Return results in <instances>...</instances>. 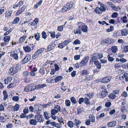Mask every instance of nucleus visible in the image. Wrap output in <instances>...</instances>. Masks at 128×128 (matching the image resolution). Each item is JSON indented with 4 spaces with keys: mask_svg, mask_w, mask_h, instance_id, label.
Wrapping results in <instances>:
<instances>
[{
    "mask_svg": "<svg viewBox=\"0 0 128 128\" xmlns=\"http://www.w3.org/2000/svg\"><path fill=\"white\" fill-rule=\"evenodd\" d=\"M120 110L123 112H127V109L124 106H121Z\"/></svg>",
    "mask_w": 128,
    "mask_h": 128,
    "instance_id": "30",
    "label": "nucleus"
},
{
    "mask_svg": "<svg viewBox=\"0 0 128 128\" xmlns=\"http://www.w3.org/2000/svg\"><path fill=\"white\" fill-rule=\"evenodd\" d=\"M84 103L86 104H88L90 103V101L87 98H85L84 99Z\"/></svg>",
    "mask_w": 128,
    "mask_h": 128,
    "instance_id": "57",
    "label": "nucleus"
},
{
    "mask_svg": "<svg viewBox=\"0 0 128 128\" xmlns=\"http://www.w3.org/2000/svg\"><path fill=\"white\" fill-rule=\"evenodd\" d=\"M12 100L14 101L18 102L19 100V98L17 96H14L12 97Z\"/></svg>",
    "mask_w": 128,
    "mask_h": 128,
    "instance_id": "45",
    "label": "nucleus"
},
{
    "mask_svg": "<svg viewBox=\"0 0 128 128\" xmlns=\"http://www.w3.org/2000/svg\"><path fill=\"white\" fill-rule=\"evenodd\" d=\"M42 0H40V1L37 4L34 5V7L36 8H37L38 6H40L42 4Z\"/></svg>",
    "mask_w": 128,
    "mask_h": 128,
    "instance_id": "24",
    "label": "nucleus"
},
{
    "mask_svg": "<svg viewBox=\"0 0 128 128\" xmlns=\"http://www.w3.org/2000/svg\"><path fill=\"white\" fill-rule=\"evenodd\" d=\"M73 3L72 2L70 3H68L62 9V12H64L66 11H67L70 10L72 7Z\"/></svg>",
    "mask_w": 128,
    "mask_h": 128,
    "instance_id": "3",
    "label": "nucleus"
},
{
    "mask_svg": "<svg viewBox=\"0 0 128 128\" xmlns=\"http://www.w3.org/2000/svg\"><path fill=\"white\" fill-rule=\"evenodd\" d=\"M128 52V46H126L124 47L123 50H122V52Z\"/></svg>",
    "mask_w": 128,
    "mask_h": 128,
    "instance_id": "51",
    "label": "nucleus"
},
{
    "mask_svg": "<svg viewBox=\"0 0 128 128\" xmlns=\"http://www.w3.org/2000/svg\"><path fill=\"white\" fill-rule=\"evenodd\" d=\"M65 27V25H62L58 26V30L62 31L63 30V28Z\"/></svg>",
    "mask_w": 128,
    "mask_h": 128,
    "instance_id": "39",
    "label": "nucleus"
},
{
    "mask_svg": "<svg viewBox=\"0 0 128 128\" xmlns=\"http://www.w3.org/2000/svg\"><path fill=\"white\" fill-rule=\"evenodd\" d=\"M23 48L24 50L26 52H28L31 51V47L28 46H27L25 47H24Z\"/></svg>",
    "mask_w": 128,
    "mask_h": 128,
    "instance_id": "20",
    "label": "nucleus"
},
{
    "mask_svg": "<svg viewBox=\"0 0 128 128\" xmlns=\"http://www.w3.org/2000/svg\"><path fill=\"white\" fill-rule=\"evenodd\" d=\"M20 106L18 104H16L14 108V110L16 111H17L19 108Z\"/></svg>",
    "mask_w": 128,
    "mask_h": 128,
    "instance_id": "52",
    "label": "nucleus"
},
{
    "mask_svg": "<svg viewBox=\"0 0 128 128\" xmlns=\"http://www.w3.org/2000/svg\"><path fill=\"white\" fill-rule=\"evenodd\" d=\"M44 116L45 118L47 120H48L50 118L48 116V113L46 111L44 112Z\"/></svg>",
    "mask_w": 128,
    "mask_h": 128,
    "instance_id": "35",
    "label": "nucleus"
},
{
    "mask_svg": "<svg viewBox=\"0 0 128 128\" xmlns=\"http://www.w3.org/2000/svg\"><path fill=\"white\" fill-rule=\"evenodd\" d=\"M54 108L58 112H60L61 111V108L60 106L58 105H54Z\"/></svg>",
    "mask_w": 128,
    "mask_h": 128,
    "instance_id": "18",
    "label": "nucleus"
},
{
    "mask_svg": "<svg viewBox=\"0 0 128 128\" xmlns=\"http://www.w3.org/2000/svg\"><path fill=\"white\" fill-rule=\"evenodd\" d=\"M0 121L1 122H4L6 121V120L4 117L0 116Z\"/></svg>",
    "mask_w": 128,
    "mask_h": 128,
    "instance_id": "64",
    "label": "nucleus"
},
{
    "mask_svg": "<svg viewBox=\"0 0 128 128\" xmlns=\"http://www.w3.org/2000/svg\"><path fill=\"white\" fill-rule=\"evenodd\" d=\"M37 123V121L36 120L34 119H31L30 121V124L33 125H36Z\"/></svg>",
    "mask_w": 128,
    "mask_h": 128,
    "instance_id": "19",
    "label": "nucleus"
},
{
    "mask_svg": "<svg viewBox=\"0 0 128 128\" xmlns=\"http://www.w3.org/2000/svg\"><path fill=\"white\" fill-rule=\"evenodd\" d=\"M121 67V63H118L116 64H115L114 66L115 68H116L118 69L120 68Z\"/></svg>",
    "mask_w": 128,
    "mask_h": 128,
    "instance_id": "48",
    "label": "nucleus"
},
{
    "mask_svg": "<svg viewBox=\"0 0 128 128\" xmlns=\"http://www.w3.org/2000/svg\"><path fill=\"white\" fill-rule=\"evenodd\" d=\"M80 43V41L78 40H76L74 42V44H79Z\"/></svg>",
    "mask_w": 128,
    "mask_h": 128,
    "instance_id": "61",
    "label": "nucleus"
},
{
    "mask_svg": "<svg viewBox=\"0 0 128 128\" xmlns=\"http://www.w3.org/2000/svg\"><path fill=\"white\" fill-rule=\"evenodd\" d=\"M44 51V48H41L40 49H38L37 50L36 52H38V54H39H39L42 53Z\"/></svg>",
    "mask_w": 128,
    "mask_h": 128,
    "instance_id": "46",
    "label": "nucleus"
},
{
    "mask_svg": "<svg viewBox=\"0 0 128 128\" xmlns=\"http://www.w3.org/2000/svg\"><path fill=\"white\" fill-rule=\"evenodd\" d=\"M54 76L50 77L48 78L46 80V81L47 82L49 83H52L54 82Z\"/></svg>",
    "mask_w": 128,
    "mask_h": 128,
    "instance_id": "17",
    "label": "nucleus"
},
{
    "mask_svg": "<svg viewBox=\"0 0 128 128\" xmlns=\"http://www.w3.org/2000/svg\"><path fill=\"white\" fill-rule=\"evenodd\" d=\"M3 40L6 42H8L10 40V37L8 36H5L4 37Z\"/></svg>",
    "mask_w": 128,
    "mask_h": 128,
    "instance_id": "28",
    "label": "nucleus"
},
{
    "mask_svg": "<svg viewBox=\"0 0 128 128\" xmlns=\"http://www.w3.org/2000/svg\"><path fill=\"white\" fill-rule=\"evenodd\" d=\"M71 102L70 101L68 100H66L65 102V104L67 106H69L70 105Z\"/></svg>",
    "mask_w": 128,
    "mask_h": 128,
    "instance_id": "44",
    "label": "nucleus"
},
{
    "mask_svg": "<svg viewBox=\"0 0 128 128\" xmlns=\"http://www.w3.org/2000/svg\"><path fill=\"white\" fill-rule=\"evenodd\" d=\"M77 110L78 114H81L82 113L84 112L83 107H79L77 108Z\"/></svg>",
    "mask_w": 128,
    "mask_h": 128,
    "instance_id": "23",
    "label": "nucleus"
},
{
    "mask_svg": "<svg viewBox=\"0 0 128 128\" xmlns=\"http://www.w3.org/2000/svg\"><path fill=\"white\" fill-rule=\"evenodd\" d=\"M97 55V54L96 53L93 54L92 58L90 61V63L91 62H93L94 60H96L98 58Z\"/></svg>",
    "mask_w": 128,
    "mask_h": 128,
    "instance_id": "13",
    "label": "nucleus"
},
{
    "mask_svg": "<svg viewBox=\"0 0 128 128\" xmlns=\"http://www.w3.org/2000/svg\"><path fill=\"white\" fill-rule=\"evenodd\" d=\"M111 50L114 53H115L118 50L117 46H112L111 47Z\"/></svg>",
    "mask_w": 128,
    "mask_h": 128,
    "instance_id": "26",
    "label": "nucleus"
},
{
    "mask_svg": "<svg viewBox=\"0 0 128 128\" xmlns=\"http://www.w3.org/2000/svg\"><path fill=\"white\" fill-rule=\"evenodd\" d=\"M74 32L75 34H81L82 32V31L79 28H77L75 31H74Z\"/></svg>",
    "mask_w": 128,
    "mask_h": 128,
    "instance_id": "43",
    "label": "nucleus"
},
{
    "mask_svg": "<svg viewBox=\"0 0 128 128\" xmlns=\"http://www.w3.org/2000/svg\"><path fill=\"white\" fill-rule=\"evenodd\" d=\"M80 73L82 76H83L88 74L89 73L88 71L87 70L84 69L80 71Z\"/></svg>",
    "mask_w": 128,
    "mask_h": 128,
    "instance_id": "12",
    "label": "nucleus"
},
{
    "mask_svg": "<svg viewBox=\"0 0 128 128\" xmlns=\"http://www.w3.org/2000/svg\"><path fill=\"white\" fill-rule=\"evenodd\" d=\"M85 95L87 97H88L90 98V99L93 96L94 94L93 93H89L88 94H86Z\"/></svg>",
    "mask_w": 128,
    "mask_h": 128,
    "instance_id": "49",
    "label": "nucleus"
},
{
    "mask_svg": "<svg viewBox=\"0 0 128 128\" xmlns=\"http://www.w3.org/2000/svg\"><path fill=\"white\" fill-rule=\"evenodd\" d=\"M116 125V122L115 121L109 122L108 123L107 125L109 127H113L115 126Z\"/></svg>",
    "mask_w": 128,
    "mask_h": 128,
    "instance_id": "10",
    "label": "nucleus"
},
{
    "mask_svg": "<svg viewBox=\"0 0 128 128\" xmlns=\"http://www.w3.org/2000/svg\"><path fill=\"white\" fill-rule=\"evenodd\" d=\"M30 57L31 56L30 55L27 54L22 60V63L23 64H24L30 60Z\"/></svg>",
    "mask_w": 128,
    "mask_h": 128,
    "instance_id": "6",
    "label": "nucleus"
},
{
    "mask_svg": "<svg viewBox=\"0 0 128 128\" xmlns=\"http://www.w3.org/2000/svg\"><path fill=\"white\" fill-rule=\"evenodd\" d=\"M19 20L20 18H19L16 17L13 21L12 24H17L19 21Z\"/></svg>",
    "mask_w": 128,
    "mask_h": 128,
    "instance_id": "34",
    "label": "nucleus"
},
{
    "mask_svg": "<svg viewBox=\"0 0 128 128\" xmlns=\"http://www.w3.org/2000/svg\"><path fill=\"white\" fill-rule=\"evenodd\" d=\"M107 57L108 61L110 62H112L114 60V58L113 57L110 56L109 55H108Z\"/></svg>",
    "mask_w": 128,
    "mask_h": 128,
    "instance_id": "42",
    "label": "nucleus"
},
{
    "mask_svg": "<svg viewBox=\"0 0 128 128\" xmlns=\"http://www.w3.org/2000/svg\"><path fill=\"white\" fill-rule=\"evenodd\" d=\"M108 97L110 99L112 100L114 99L116 97L115 94L113 93H111L108 96Z\"/></svg>",
    "mask_w": 128,
    "mask_h": 128,
    "instance_id": "21",
    "label": "nucleus"
},
{
    "mask_svg": "<svg viewBox=\"0 0 128 128\" xmlns=\"http://www.w3.org/2000/svg\"><path fill=\"white\" fill-rule=\"evenodd\" d=\"M51 112V114L53 115H54L58 113V112L54 108L52 109Z\"/></svg>",
    "mask_w": 128,
    "mask_h": 128,
    "instance_id": "41",
    "label": "nucleus"
},
{
    "mask_svg": "<svg viewBox=\"0 0 128 128\" xmlns=\"http://www.w3.org/2000/svg\"><path fill=\"white\" fill-rule=\"evenodd\" d=\"M3 94L4 95V100H5L8 98V95L7 93L5 90H4L3 92Z\"/></svg>",
    "mask_w": 128,
    "mask_h": 128,
    "instance_id": "29",
    "label": "nucleus"
},
{
    "mask_svg": "<svg viewBox=\"0 0 128 128\" xmlns=\"http://www.w3.org/2000/svg\"><path fill=\"white\" fill-rule=\"evenodd\" d=\"M65 46L63 42L58 44V47L61 48H63Z\"/></svg>",
    "mask_w": 128,
    "mask_h": 128,
    "instance_id": "55",
    "label": "nucleus"
},
{
    "mask_svg": "<svg viewBox=\"0 0 128 128\" xmlns=\"http://www.w3.org/2000/svg\"><path fill=\"white\" fill-rule=\"evenodd\" d=\"M106 7V5L103 6H101V7L99 8V9L100 11H105L106 10L105 7Z\"/></svg>",
    "mask_w": 128,
    "mask_h": 128,
    "instance_id": "40",
    "label": "nucleus"
},
{
    "mask_svg": "<svg viewBox=\"0 0 128 128\" xmlns=\"http://www.w3.org/2000/svg\"><path fill=\"white\" fill-rule=\"evenodd\" d=\"M123 75L125 78L126 81V82H128V74L127 73H125Z\"/></svg>",
    "mask_w": 128,
    "mask_h": 128,
    "instance_id": "50",
    "label": "nucleus"
},
{
    "mask_svg": "<svg viewBox=\"0 0 128 128\" xmlns=\"http://www.w3.org/2000/svg\"><path fill=\"white\" fill-rule=\"evenodd\" d=\"M12 13V11L10 10L9 12H8L7 14H6L5 16L6 17H8V16H10L11 15V14Z\"/></svg>",
    "mask_w": 128,
    "mask_h": 128,
    "instance_id": "60",
    "label": "nucleus"
},
{
    "mask_svg": "<svg viewBox=\"0 0 128 128\" xmlns=\"http://www.w3.org/2000/svg\"><path fill=\"white\" fill-rule=\"evenodd\" d=\"M89 117L90 118L89 120L90 121L92 122H95V117L93 115H90Z\"/></svg>",
    "mask_w": 128,
    "mask_h": 128,
    "instance_id": "31",
    "label": "nucleus"
},
{
    "mask_svg": "<svg viewBox=\"0 0 128 128\" xmlns=\"http://www.w3.org/2000/svg\"><path fill=\"white\" fill-rule=\"evenodd\" d=\"M46 86V85L44 84H39L36 86L35 88L36 89L38 90L43 88L45 86Z\"/></svg>",
    "mask_w": 128,
    "mask_h": 128,
    "instance_id": "16",
    "label": "nucleus"
},
{
    "mask_svg": "<svg viewBox=\"0 0 128 128\" xmlns=\"http://www.w3.org/2000/svg\"><path fill=\"white\" fill-rule=\"evenodd\" d=\"M105 114L104 113L101 114L99 116L97 117V119H98V118H100L104 116Z\"/></svg>",
    "mask_w": 128,
    "mask_h": 128,
    "instance_id": "62",
    "label": "nucleus"
},
{
    "mask_svg": "<svg viewBox=\"0 0 128 128\" xmlns=\"http://www.w3.org/2000/svg\"><path fill=\"white\" fill-rule=\"evenodd\" d=\"M111 105V103L110 102H106L105 104V106L106 107H109Z\"/></svg>",
    "mask_w": 128,
    "mask_h": 128,
    "instance_id": "63",
    "label": "nucleus"
},
{
    "mask_svg": "<svg viewBox=\"0 0 128 128\" xmlns=\"http://www.w3.org/2000/svg\"><path fill=\"white\" fill-rule=\"evenodd\" d=\"M10 56H13V58L16 60H17L18 58V54L15 53L14 52L12 51L11 52Z\"/></svg>",
    "mask_w": 128,
    "mask_h": 128,
    "instance_id": "15",
    "label": "nucleus"
},
{
    "mask_svg": "<svg viewBox=\"0 0 128 128\" xmlns=\"http://www.w3.org/2000/svg\"><path fill=\"white\" fill-rule=\"evenodd\" d=\"M39 72L42 75H44L45 73V70L43 68H40Z\"/></svg>",
    "mask_w": 128,
    "mask_h": 128,
    "instance_id": "58",
    "label": "nucleus"
},
{
    "mask_svg": "<svg viewBox=\"0 0 128 128\" xmlns=\"http://www.w3.org/2000/svg\"><path fill=\"white\" fill-rule=\"evenodd\" d=\"M26 8V6L24 5L20 8L19 10L17 12L16 14H17L19 15L20 14L23 12Z\"/></svg>",
    "mask_w": 128,
    "mask_h": 128,
    "instance_id": "14",
    "label": "nucleus"
},
{
    "mask_svg": "<svg viewBox=\"0 0 128 128\" xmlns=\"http://www.w3.org/2000/svg\"><path fill=\"white\" fill-rule=\"evenodd\" d=\"M21 68L20 64H17L14 65L12 67H11L8 71V73L11 75H12L15 74L17 71L20 70Z\"/></svg>",
    "mask_w": 128,
    "mask_h": 128,
    "instance_id": "1",
    "label": "nucleus"
},
{
    "mask_svg": "<svg viewBox=\"0 0 128 128\" xmlns=\"http://www.w3.org/2000/svg\"><path fill=\"white\" fill-rule=\"evenodd\" d=\"M111 79L110 76H107L102 79L101 82L104 83L108 82H110Z\"/></svg>",
    "mask_w": 128,
    "mask_h": 128,
    "instance_id": "9",
    "label": "nucleus"
},
{
    "mask_svg": "<svg viewBox=\"0 0 128 128\" xmlns=\"http://www.w3.org/2000/svg\"><path fill=\"white\" fill-rule=\"evenodd\" d=\"M70 100L71 102L74 104H75L76 103L77 101L76 99L74 97H72L70 98Z\"/></svg>",
    "mask_w": 128,
    "mask_h": 128,
    "instance_id": "37",
    "label": "nucleus"
},
{
    "mask_svg": "<svg viewBox=\"0 0 128 128\" xmlns=\"http://www.w3.org/2000/svg\"><path fill=\"white\" fill-rule=\"evenodd\" d=\"M77 25L78 26V28H80L81 30L83 32H88V26L86 25H85L82 22H78Z\"/></svg>",
    "mask_w": 128,
    "mask_h": 128,
    "instance_id": "2",
    "label": "nucleus"
},
{
    "mask_svg": "<svg viewBox=\"0 0 128 128\" xmlns=\"http://www.w3.org/2000/svg\"><path fill=\"white\" fill-rule=\"evenodd\" d=\"M22 74L23 76L26 79L27 78V76L29 72L27 71H24L23 72Z\"/></svg>",
    "mask_w": 128,
    "mask_h": 128,
    "instance_id": "32",
    "label": "nucleus"
},
{
    "mask_svg": "<svg viewBox=\"0 0 128 128\" xmlns=\"http://www.w3.org/2000/svg\"><path fill=\"white\" fill-rule=\"evenodd\" d=\"M67 124L70 128H72L74 126V124L72 121H69L68 122Z\"/></svg>",
    "mask_w": 128,
    "mask_h": 128,
    "instance_id": "33",
    "label": "nucleus"
},
{
    "mask_svg": "<svg viewBox=\"0 0 128 128\" xmlns=\"http://www.w3.org/2000/svg\"><path fill=\"white\" fill-rule=\"evenodd\" d=\"M28 91H32L34 90V88H33V86L32 85H29L28 86Z\"/></svg>",
    "mask_w": 128,
    "mask_h": 128,
    "instance_id": "38",
    "label": "nucleus"
},
{
    "mask_svg": "<svg viewBox=\"0 0 128 128\" xmlns=\"http://www.w3.org/2000/svg\"><path fill=\"white\" fill-rule=\"evenodd\" d=\"M80 55H78L74 56V58L75 60H77L80 59Z\"/></svg>",
    "mask_w": 128,
    "mask_h": 128,
    "instance_id": "56",
    "label": "nucleus"
},
{
    "mask_svg": "<svg viewBox=\"0 0 128 128\" xmlns=\"http://www.w3.org/2000/svg\"><path fill=\"white\" fill-rule=\"evenodd\" d=\"M63 77L62 76H59L56 77L55 80V82L56 83L58 82Z\"/></svg>",
    "mask_w": 128,
    "mask_h": 128,
    "instance_id": "25",
    "label": "nucleus"
},
{
    "mask_svg": "<svg viewBox=\"0 0 128 128\" xmlns=\"http://www.w3.org/2000/svg\"><path fill=\"white\" fill-rule=\"evenodd\" d=\"M35 118L40 122H42L44 120V118L41 114L36 115L35 116Z\"/></svg>",
    "mask_w": 128,
    "mask_h": 128,
    "instance_id": "5",
    "label": "nucleus"
},
{
    "mask_svg": "<svg viewBox=\"0 0 128 128\" xmlns=\"http://www.w3.org/2000/svg\"><path fill=\"white\" fill-rule=\"evenodd\" d=\"M102 91L100 92V93L99 94H100L101 97H100L102 98L106 96L108 94V93L107 91L106 90H102Z\"/></svg>",
    "mask_w": 128,
    "mask_h": 128,
    "instance_id": "7",
    "label": "nucleus"
},
{
    "mask_svg": "<svg viewBox=\"0 0 128 128\" xmlns=\"http://www.w3.org/2000/svg\"><path fill=\"white\" fill-rule=\"evenodd\" d=\"M26 38V36H22L20 38L19 40V42L21 43L22 42H24Z\"/></svg>",
    "mask_w": 128,
    "mask_h": 128,
    "instance_id": "36",
    "label": "nucleus"
},
{
    "mask_svg": "<svg viewBox=\"0 0 128 128\" xmlns=\"http://www.w3.org/2000/svg\"><path fill=\"white\" fill-rule=\"evenodd\" d=\"M128 96V94L127 92L125 91L123 92L122 94V96L126 97Z\"/></svg>",
    "mask_w": 128,
    "mask_h": 128,
    "instance_id": "59",
    "label": "nucleus"
},
{
    "mask_svg": "<svg viewBox=\"0 0 128 128\" xmlns=\"http://www.w3.org/2000/svg\"><path fill=\"white\" fill-rule=\"evenodd\" d=\"M89 58L88 56H86L80 62V65L81 67L85 66L88 62Z\"/></svg>",
    "mask_w": 128,
    "mask_h": 128,
    "instance_id": "4",
    "label": "nucleus"
},
{
    "mask_svg": "<svg viewBox=\"0 0 128 128\" xmlns=\"http://www.w3.org/2000/svg\"><path fill=\"white\" fill-rule=\"evenodd\" d=\"M105 42L107 44H109L113 43L114 42V41L112 39L108 38L106 39Z\"/></svg>",
    "mask_w": 128,
    "mask_h": 128,
    "instance_id": "11",
    "label": "nucleus"
},
{
    "mask_svg": "<svg viewBox=\"0 0 128 128\" xmlns=\"http://www.w3.org/2000/svg\"><path fill=\"white\" fill-rule=\"evenodd\" d=\"M51 125L53 126H55L58 128H60L62 124L60 123H57L55 122H52L51 123Z\"/></svg>",
    "mask_w": 128,
    "mask_h": 128,
    "instance_id": "8",
    "label": "nucleus"
},
{
    "mask_svg": "<svg viewBox=\"0 0 128 128\" xmlns=\"http://www.w3.org/2000/svg\"><path fill=\"white\" fill-rule=\"evenodd\" d=\"M39 56V54H38V52H36L34 54L32 55V58L33 59H36Z\"/></svg>",
    "mask_w": 128,
    "mask_h": 128,
    "instance_id": "27",
    "label": "nucleus"
},
{
    "mask_svg": "<svg viewBox=\"0 0 128 128\" xmlns=\"http://www.w3.org/2000/svg\"><path fill=\"white\" fill-rule=\"evenodd\" d=\"M58 120V122H60V124L62 123L63 124H64V119L62 117L59 118Z\"/></svg>",
    "mask_w": 128,
    "mask_h": 128,
    "instance_id": "47",
    "label": "nucleus"
},
{
    "mask_svg": "<svg viewBox=\"0 0 128 128\" xmlns=\"http://www.w3.org/2000/svg\"><path fill=\"white\" fill-rule=\"evenodd\" d=\"M128 34V30L126 29H123L121 31V34L122 36H126Z\"/></svg>",
    "mask_w": 128,
    "mask_h": 128,
    "instance_id": "22",
    "label": "nucleus"
},
{
    "mask_svg": "<svg viewBox=\"0 0 128 128\" xmlns=\"http://www.w3.org/2000/svg\"><path fill=\"white\" fill-rule=\"evenodd\" d=\"M42 38L44 39H45L47 37V35L46 33L44 31H43L42 33Z\"/></svg>",
    "mask_w": 128,
    "mask_h": 128,
    "instance_id": "53",
    "label": "nucleus"
},
{
    "mask_svg": "<svg viewBox=\"0 0 128 128\" xmlns=\"http://www.w3.org/2000/svg\"><path fill=\"white\" fill-rule=\"evenodd\" d=\"M26 117V114L25 113H22L20 116V118H24Z\"/></svg>",
    "mask_w": 128,
    "mask_h": 128,
    "instance_id": "54",
    "label": "nucleus"
}]
</instances>
